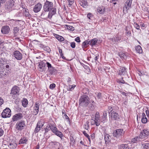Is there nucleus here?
I'll list each match as a JSON object with an SVG mask.
<instances>
[{
	"mask_svg": "<svg viewBox=\"0 0 149 149\" xmlns=\"http://www.w3.org/2000/svg\"><path fill=\"white\" fill-rule=\"evenodd\" d=\"M54 5L52 2L47 0L43 6L44 10L48 11L49 13V19L52 18V16L56 13V8L53 7Z\"/></svg>",
	"mask_w": 149,
	"mask_h": 149,
	"instance_id": "1",
	"label": "nucleus"
},
{
	"mask_svg": "<svg viewBox=\"0 0 149 149\" xmlns=\"http://www.w3.org/2000/svg\"><path fill=\"white\" fill-rule=\"evenodd\" d=\"M45 133H47L49 131L51 130L52 132L56 136L59 137L61 139L63 137V134L61 131L58 130L54 124L49 123L46 127L45 128Z\"/></svg>",
	"mask_w": 149,
	"mask_h": 149,
	"instance_id": "2",
	"label": "nucleus"
},
{
	"mask_svg": "<svg viewBox=\"0 0 149 149\" xmlns=\"http://www.w3.org/2000/svg\"><path fill=\"white\" fill-rule=\"evenodd\" d=\"M125 134V132L123 129H118L114 130L113 133V135L114 137H116L117 140L115 142L116 143L122 141V137Z\"/></svg>",
	"mask_w": 149,
	"mask_h": 149,
	"instance_id": "3",
	"label": "nucleus"
},
{
	"mask_svg": "<svg viewBox=\"0 0 149 149\" xmlns=\"http://www.w3.org/2000/svg\"><path fill=\"white\" fill-rule=\"evenodd\" d=\"M20 89L17 86L15 85L11 88L10 94L12 97L17 96L19 95V92Z\"/></svg>",
	"mask_w": 149,
	"mask_h": 149,
	"instance_id": "4",
	"label": "nucleus"
},
{
	"mask_svg": "<svg viewBox=\"0 0 149 149\" xmlns=\"http://www.w3.org/2000/svg\"><path fill=\"white\" fill-rule=\"evenodd\" d=\"M132 1V0H126L123 9V12L125 13H127L128 10H129L132 8L131 5Z\"/></svg>",
	"mask_w": 149,
	"mask_h": 149,
	"instance_id": "5",
	"label": "nucleus"
},
{
	"mask_svg": "<svg viewBox=\"0 0 149 149\" xmlns=\"http://www.w3.org/2000/svg\"><path fill=\"white\" fill-rule=\"evenodd\" d=\"M25 126V122L23 120H21L18 122L15 125V128L19 131L23 130Z\"/></svg>",
	"mask_w": 149,
	"mask_h": 149,
	"instance_id": "6",
	"label": "nucleus"
},
{
	"mask_svg": "<svg viewBox=\"0 0 149 149\" xmlns=\"http://www.w3.org/2000/svg\"><path fill=\"white\" fill-rule=\"evenodd\" d=\"M46 60H45L38 63V70L41 72H45L46 70L45 66Z\"/></svg>",
	"mask_w": 149,
	"mask_h": 149,
	"instance_id": "7",
	"label": "nucleus"
},
{
	"mask_svg": "<svg viewBox=\"0 0 149 149\" xmlns=\"http://www.w3.org/2000/svg\"><path fill=\"white\" fill-rule=\"evenodd\" d=\"M11 111L8 108L5 109L1 113L2 117L3 118L10 117L11 116Z\"/></svg>",
	"mask_w": 149,
	"mask_h": 149,
	"instance_id": "8",
	"label": "nucleus"
},
{
	"mask_svg": "<svg viewBox=\"0 0 149 149\" xmlns=\"http://www.w3.org/2000/svg\"><path fill=\"white\" fill-rule=\"evenodd\" d=\"M140 134L141 138L144 139L146 137L149 136V129H144Z\"/></svg>",
	"mask_w": 149,
	"mask_h": 149,
	"instance_id": "9",
	"label": "nucleus"
},
{
	"mask_svg": "<svg viewBox=\"0 0 149 149\" xmlns=\"http://www.w3.org/2000/svg\"><path fill=\"white\" fill-rule=\"evenodd\" d=\"M13 56L17 60H21L22 58V54L17 50L13 52Z\"/></svg>",
	"mask_w": 149,
	"mask_h": 149,
	"instance_id": "10",
	"label": "nucleus"
},
{
	"mask_svg": "<svg viewBox=\"0 0 149 149\" xmlns=\"http://www.w3.org/2000/svg\"><path fill=\"white\" fill-rule=\"evenodd\" d=\"M23 117V116L22 113H19L16 114L13 116L12 118V120L13 122L17 121L21 119Z\"/></svg>",
	"mask_w": 149,
	"mask_h": 149,
	"instance_id": "11",
	"label": "nucleus"
},
{
	"mask_svg": "<svg viewBox=\"0 0 149 149\" xmlns=\"http://www.w3.org/2000/svg\"><path fill=\"white\" fill-rule=\"evenodd\" d=\"M127 69L125 67H121L118 72V74L120 76L125 75L127 73Z\"/></svg>",
	"mask_w": 149,
	"mask_h": 149,
	"instance_id": "12",
	"label": "nucleus"
},
{
	"mask_svg": "<svg viewBox=\"0 0 149 149\" xmlns=\"http://www.w3.org/2000/svg\"><path fill=\"white\" fill-rule=\"evenodd\" d=\"M42 7V5L41 3H38L36 4L33 8V11L36 13L39 12Z\"/></svg>",
	"mask_w": 149,
	"mask_h": 149,
	"instance_id": "13",
	"label": "nucleus"
},
{
	"mask_svg": "<svg viewBox=\"0 0 149 149\" xmlns=\"http://www.w3.org/2000/svg\"><path fill=\"white\" fill-rule=\"evenodd\" d=\"M19 22H23V21L19 20H14L12 19L10 21V24L12 26H18L19 24Z\"/></svg>",
	"mask_w": 149,
	"mask_h": 149,
	"instance_id": "14",
	"label": "nucleus"
},
{
	"mask_svg": "<svg viewBox=\"0 0 149 149\" xmlns=\"http://www.w3.org/2000/svg\"><path fill=\"white\" fill-rule=\"evenodd\" d=\"M89 98L86 95L81 96L79 99V102H89Z\"/></svg>",
	"mask_w": 149,
	"mask_h": 149,
	"instance_id": "15",
	"label": "nucleus"
},
{
	"mask_svg": "<svg viewBox=\"0 0 149 149\" xmlns=\"http://www.w3.org/2000/svg\"><path fill=\"white\" fill-rule=\"evenodd\" d=\"M13 6L14 4L12 2H10L8 3L6 5V8L7 11L10 12V11H11Z\"/></svg>",
	"mask_w": 149,
	"mask_h": 149,
	"instance_id": "16",
	"label": "nucleus"
},
{
	"mask_svg": "<svg viewBox=\"0 0 149 149\" xmlns=\"http://www.w3.org/2000/svg\"><path fill=\"white\" fill-rule=\"evenodd\" d=\"M10 30V28L8 26H3L1 29V32L4 34L8 33Z\"/></svg>",
	"mask_w": 149,
	"mask_h": 149,
	"instance_id": "17",
	"label": "nucleus"
},
{
	"mask_svg": "<svg viewBox=\"0 0 149 149\" xmlns=\"http://www.w3.org/2000/svg\"><path fill=\"white\" fill-rule=\"evenodd\" d=\"M47 12H49L48 11H46L45 10H43L40 16L42 18L45 19H46L48 18L49 19V14L47 15Z\"/></svg>",
	"mask_w": 149,
	"mask_h": 149,
	"instance_id": "18",
	"label": "nucleus"
},
{
	"mask_svg": "<svg viewBox=\"0 0 149 149\" xmlns=\"http://www.w3.org/2000/svg\"><path fill=\"white\" fill-rule=\"evenodd\" d=\"M79 3L80 5L84 8H86L88 6L86 0H80Z\"/></svg>",
	"mask_w": 149,
	"mask_h": 149,
	"instance_id": "19",
	"label": "nucleus"
},
{
	"mask_svg": "<svg viewBox=\"0 0 149 149\" xmlns=\"http://www.w3.org/2000/svg\"><path fill=\"white\" fill-rule=\"evenodd\" d=\"M111 117L112 119L117 120L119 118V116L118 113L113 111L111 112Z\"/></svg>",
	"mask_w": 149,
	"mask_h": 149,
	"instance_id": "20",
	"label": "nucleus"
},
{
	"mask_svg": "<svg viewBox=\"0 0 149 149\" xmlns=\"http://www.w3.org/2000/svg\"><path fill=\"white\" fill-rule=\"evenodd\" d=\"M104 135L105 142L107 143H108L110 141L111 136L109 134L105 133L104 134Z\"/></svg>",
	"mask_w": 149,
	"mask_h": 149,
	"instance_id": "21",
	"label": "nucleus"
},
{
	"mask_svg": "<svg viewBox=\"0 0 149 149\" xmlns=\"http://www.w3.org/2000/svg\"><path fill=\"white\" fill-rule=\"evenodd\" d=\"M53 35L56 38L60 41L62 42L64 41V38L63 37L55 33H54Z\"/></svg>",
	"mask_w": 149,
	"mask_h": 149,
	"instance_id": "22",
	"label": "nucleus"
},
{
	"mask_svg": "<svg viewBox=\"0 0 149 149\" xmlns=\"http://www.w3.org/2000/svg\"><path fill=\"white\" fill-rule=\"evenodd\" d=\"M28 140L24 136L20 139L19 141V144L26 143Z\"/></svg>",
	"mask_w": 149,
	"mask_h": 149,
	"instance_id": "23",
	"label": "nucleus"
},
{
	"mask_svg": "<svg viewBox=\"0 0 149 149\" xmlns=\"http://www.w3.org/2000/svg\"><path fill=\"white\" fill-rule=\"evenodd\" d=\"M119 149H129V146L128 144H121L119 146Z\"/></svg>",
	"mask_w": 149,
	"mask_h": 149,
	"instance_id": "24",
	"label": "nucleus"
},
{
	"mask_svg": "<svg viewBox=\"0 0 149 149\" xmlns=\"http://www.w3.org/2000/svg\"><path fill=\"white\" fill-rule=\"evenodd\" d=\"M89 45L93 46L96 44L97 41V38H95L89 40Z\"/></svg>",
	"mask_w": 149,
	"mask_h": 149,
	"instance_id": "25",
	"label": "nucleus"
},
{
	"mask_svg": "<svg viewBox=\"0 0 149 149\" xmlns=\"http://www.w3.org/2000/svg\"><path fill=\"white\" fill-rule=\"evenodd\" d=\"M24 16V14L22 10L19 11L15 15V17H22Z\"/></svg>",
	"mask_w": 149,
	"mask_h": 149,
	"instance_id": "26",
	"label": "nucleus"
},
{
	"mask_svg": "<svg viewBox=\"0 0 149 149\" xmlns=\"http://www.w3.org/2000/svg\"><path fill=\"white\" fill-rule=\"evenodd\" d=\"M17 144L14 142L10 143L8 145V147L10 149H14L16 148Z\"/></svg>",
	"mask_w": 149,
	"mask_h": 149,
	"instance_id": "27",
	"label": "nucleus"
},
{
	"mask_svg": "<svg viewBox=\"0 0 149 149\" xmlns=\"http://www.w3.org/2000/svg\"><path fill=\"white\" fill-rule=\"evenodd\" d=\"M24 13L25 17L30 18L31 17V15L29 13L28 9L24 8Z\"/></svg>",
	"mask_w": 149,
	"mask_h": 149,
	"instance_id": "28",
	"label": "nucleus"
},
{
	"mask_svg": "<svg viewBox=\"0 0 149 149\" xmlns=\"http://www.w3.org/2000/svg\"><path fill=\"white\" fill-rule=\"evenodd\" d=\"M119 56L122 59H125L127 57V54L126 53H124L122 52H120L119 53Z\"/></svg>",
	"mask_w": 149,
	"mask_h": 149,
	"instance_id": "29",
	"label": "nucleus"
},
{
	"mask_svg": "<svg viewBox=\"0 0 149 149\" xmlns=\"http://www.w3.org/2000/svg\"><path fill=\"white\" fill-rule=\"evenodd\" d=\"M56 70L55 68L52 66H51V68L47 69V71L51 74H52Z\"/></svg>",
	"mask_w": 149,
	"mask_h": 149,
	"instance_id": "30",
	"label": "nucleus"
},
{
	"mask_svg": "<svg viewBox=\"0 0 149 149\" xmlns=\"http://www.w3.org/2000/svg\"><path fill=\"white\" fill-rule=\"evenodd\" d=\"M135 50L136 52L139 53H141L143 51L142 48L141 46L139 45H138L135 47Z\"/></svg>",
	"mask_w": 149,
	"mask_h": 149,
	"instance_id": "31",
	"label": "nucleus"
},
{
	"mask_svg": "<svg viewBox=\"0 0 149 149\" xmlns=\"http://www.w3.org/2000/svg\"><path fill=\"white\" fill-rule=\"evenodd\" d=\"M107 110H104V112H103V117H104V118L103 119V120H101V122L103 123H104V120H105L106 118H107Z\"/></svg>",
	"mask_w": 149,
	"mask_h": 149,
	"instance_id": "32",
	"label": "nucleus"
},
{
	"mask_svg": "<svg viewBox=\"0 0 149 149\" xmlns=\"http://www.w3.org/2000/svg\"><path fill=\"white\" fill-rule=\"evenodd\" d=\"M44 123L45 122L43 120L41 119L39 120L37 124V125H38L40 127H41L42 128V127L43 126Z\"/></svg>",
	"mask_w": 149,
	"mask_h": 149,
	"instance_id": "33",
	"label": "nucleus"
},
{
	"mask_svg": "<svg viewBox=\"0 0 149 149\" xmlns=\"http://www.w3.org/2000/svg\"><path fill=\"white\" fill-rule=\"evenodd\" d=\"M19 31V29L18 27H15L14 28L13 30V31L14 33V34L15 36H16L18 33Z\"/></svg>",
	"mask_w": 149,
	"mask_h": 149,
	"instance_id": "34",
	"label": "nucleus"
},
{
	"mask_svg": "<svg viewBox=\"0 0 149 149\" xmlns=\"http://www.w3.org/2000/svg\"><path fill=\"white\" fill-rule=\"evenodd\" d=\"M3 69V70H6L7 71H8L10 69L9 65H7L6 62L3 66L1 70H2Z\"/></svg>",
	"mask_w": 149,
	"mask_h": 149,
	"instance_id": "35",
	"label": "nucleus"
},
{
	"mask_svg": "<svg viewBox=\"0 0 149 149\" xmlns=\"http://www.w3.org/2000/svg\"><path fill=\"white\" fill-rule=\"evenodd\" d=\"M88 44L89 45V40H86L83 43L82 45V47L83 48L86 47V46Z\"/></svg>",
	"mask_w": 149,
	"mask_h": 149,
	"instance_id": "36",
	"label": "nucleus"
},
{
	"mask_svg": "<svg viewBox=\"0 0 149 149\" xmlns=\"http://www.w3.org/2000/svg\"><path fill=\"white\" fill-rule=\"evenodd\" d=\"M68 86V87L67 88V90L68 91H72V90H73L75 87L76 85L74 84H73L72 85H69Z\"/></svg>",
	"mask_w": 149,
	"mask_h": 149,
	"instance_id": "37",
	"label": "nucleus"
},
{
	"mask_svg": "<svg viewBox=\"0 0 149 149\" xmlns=\"http://www.w3.org/2000/svg\"><path fill=\"white\" fill-rule=\"evenodd\" d=\"M4 63H5V61L3 59L0 58V70L2 69Z\"/></svg>",
	"mask_w": 149,
	"mask_h": 149,
	"instance_id": "38",
	"label": "nucleus"
},
{
	"mask_svg": "<svg viewBox=\"0 0 149 149\" xmlns=\"http://www.w3.org/2000/svg\"><path fill=\"white\" fill-rule=\"evenodd\" d=\"M41 128L40 127L36 125V126L34 130V132L36 133H38L40 131Z\"/></svg>",
	"mask_w": 149,
	"mask_h": 149,
	"instance_id": "39",
	"label": "nucleus"
},
{
	"mask_svg": "<svg viewBox=\"0 0 149 149\" xmlns=\"http://www.w3.org/2000/svg\"><path fill=\"white\" fill-rule=\"evenodd\" d=\"M143 149H149V143H147L142 144Z\"/></svg>",
	"mask_w": 149,
	"mask_h": 149,
	"instance_id": "40",
	"label": "nucleus"
},
{
	"mask_svg": "<svg viewBox=\"0 0 149 149\" xmlns=\"http://www.w3.org/2000/svg\"><path fill=\"white\" fill-rule=\"evenodd\" d=\"M94 120H98L100 119V116L99 113L98 112H97L95 114V116Z\"/></svg>",
	"mask_w": 149,
	"mask_h": 149,
	"instance_id": "41",
	"label": "nucleus"
},
{
	"mask_svg": "<svg viewBox=\"0 0 149 149\" xmlns=\"http://www.w3.org/2000/svg\"><path fill=\"white\" fill-rule=\"evenodd\" d=\"M51 143H52L54 145V146H53L52 148V149H60L59 147H56L55 146L56 145H57V144L58 143L57 142H51Z\"/></svg>",
	"mask_w": 149,
	"mask_h": 149,
	"instance_id": "42",
	"label": "nucleus"
},
{
	"mask_svg": "<svg viewBox=\"0 0 149 149\" xmlns=\"http://www.w3.org/2000/svg\"><path fill=\"white\" fill-rule=\"evenodd\" d=\"M89 122L87 121L84 125V128L86 130H88L89 128Z\"/></svg>",
	"mask_w": 149,
	"mask_h": 149,
	"instance_id": "43",
	"label": "nucleus"
},
{
	"mask_svg": "<svg viewBox=\"0 0 149 149\" xmlns=\"http://www.w3.org/2000/svg\"><path fill=\"white\" fill-rule=\"evenodd\" d=\"M43 49L47 51L48 53H49L51 51L50 48L48 46H45Z\"/></svg>",
	"mask_w": 149,
	"mask_h": 149,
	"instance_id": "44",
	"label": "nucleus"
},
{
	"mask_svg": "<svg viewBox=\"0 0 149 149\" xmlns=\"http://www.w3.org/2000/svg\"><path fill=\"white\" fill-rule=\"evenodd\" d=\"M96 126H99L100 123V120H94Z\"/></svg>",
	"mask_w": 149,
	"mask_h": 149,
	"instance_id": "45",
	"label": "nucleus"
},
{
	"mask_svg": "<svg viewBox=\"0 0 149 149\" xmlns=\"http://www.w3.org/2000/svg\"><path fill=\"white\" fill-rule=\"evenodd\" d=\"M97 11L100 14H102L104 12V10L101 8L99 7L97 9Z\"/></svg>",
	"mask_w": 149,
	"mask_h": 149,
	"instance_id": "46",
	"label": "nucleus"
},
{
	"mask_svg": "<svg viewBox=\"0 0 149 149\" xmlns=\"http://www.w3.org/2000/svg\"><path fill=\"white\" fill-rule=\"evenodd\" d=\"M136 137L137 139V141H138V142L142 141L143 140V139L141 137L140 134L139 136H136Z\"/></svg>",
	"mask_w": 149,
	"mask_h": 149,
	"instance_id": "47",
	"label": "nucleus"
},
{
	"mask_svg": "<svg viewBox=\"0 0 149 149\" xmlns=\"http://www.w3.org/2000/svg\"><path fill=\"white\" fill-rule=\"evenodd\" d=\"M69 2L68 5L69 7H70L74 3V0H67Z\"/></svg>",
	"mask_w": 149,
	"mask_h": 149,
	"instance_id": "48",
	"label": "nucleus"
},
{
	"mask_svg": "<svg viewBox=\"0 0 149 149\" xmlns=\"http://www.w3.org/2000/svg\"><path fill=\"white\" fill-rule=\"evenodd\" d=\"M46 65L47 66V67L48 69L49 68H51V66H52V65L50 63H49L48 62H47L46 61V62H45V65Z\"/></svg>",
	"mask_w": 149,
	"mask_h": 149,
	"instance_id": "49",
	"label": "nucleus"
},
{
	"mask_svg": "<svg viewBox=\"0 0 149 149\" xmlns=\"http://www.w3.org/2000/svg\"><path fill=\"white\" fill-rule=\"evenodd\" d=\"M67 83L68 84V86L70 85V84H72V81L71 78L68 77L67 79Z\"/></svg>",
	"mask_w": 149,
	"mask_h": 149,
	"instance_id": "50",
	"label": "nucleus"
},
{
	"mask_svg": "<svg viewBox=\"0 0 149 149\" xmlns=\"http://www.w3.org/2000/svg\"><path fill=\"white\" fill-rule=\"evenodd\" d=\"M125 30H126V33L127 34V36H131V31H128L127 30V29H125Z\"/></svg>",
	"mask_w": 149,
	"mask_h": 149,
	"instance_id": "51",
	"label": "nucleus"
},
{
	"mask_svg": "<svg viewBox=\"0 0 149 149\" xmlns=\"http://www.w3.org/2000/svg\"><path fill=\"white\" fill-rule=\"evenodd\" d=\"M88 18L89 19H91V18L93 17V15L91 13H89L87 16Z\"/></svg>",
	"mask_w": 149,
	"mask_h": 149,
	"instance_id": "52",
	"label": "nucleus"
},
{
	"mask_svg": "<svg viewBox=\"0 0 149 149\" xmlns=\"http://www.w3.org/2000/svg\"><path fill=\"white\" fill-rule=\"evenodd\" d=\"M134 27L137 30H139L140 29V26L139 24L136 23L134 22Z\"/></svg>",
	"mask_w": 149,
	"mask_h": 149,
	"instance_id": "53",
	"label": "nucleus"
},
{
	"mask_svg": "<svg viewBox=\"0 0 149 149\" xmlns=\"http://www.w3.org/2000/svg\"><path fill=\"white\" fill-rule=\"evenodd\" d=\"M147 121V119L146 118H142L141 122L143 123H146Z\"/></svg>",
	"mask_w": 149,
	"mask_h": 149,
	"instance_id": "54",
	"label": "nucleus"
},
{
	"mask_svg": "<svg viewBox=\"0 0 149 149\" xmlns=\"http://www.w3.org/2000/svg\"><path fill=\"white\" fill-rule=\"evenodd\" d=\"M39 103H36V104L34 107V109L35 110H39Z\"/></svg>",
	"mask_w": 149,
	"mask_h": 149,
	"instance_id": "55",
	"label": "nucleus"
},
{
	"mask_svg": "<svg viewBox=\"0 0 149 149\" xmlns=\"http://www.w3.org/2000/svg\"><path fill=\"white\" fill-rule=\"evenodd\" d=\"M67 29L72 31L74 30V28L71 26H68Z\"/></svg>",
	"mask_w": 149,
	"mask_h": 149,
	"instance_id": "56",
	"label": "nucleus"
},
{
	"mask_svg": "<svg viewBox=\"0 0 149 149\" xmlns=\"http://www.w3.org/2000/svg\"><path fill=\"white\" fill-rule=\"evenodd\" d=\"M55 84L54 83L51 84L49 86V88L52 89H53L55 87Z\"/></svg>",
	"mask_w": 149,
	"mask_h": 149,
	"instance_id": "57",
	"label": "nucleus"
},
{
	"mask_svg": "<svg viewBox=\"0 0 149 149\" xmlns=\"http://www.w3.org/2000/svg\"><path fill=\"white\" fill-rule=\"evenodd\" d=\"M82 66H83L84 68L86 69L87 70H89V71L90 70V69L89 67L87 66V65H85V64H82Z\"/></svg>",
	"mask_w": 149,
	"mask_h": 149,
	"instance_id": "58",
	"label": "nucleus"
},
{
	"mask_svg": "<svg viewBox=\"0 0 149 149\" xmlns=\"http://www.w3.org/2000/svg\"><path fill=\"white\" fill-rule=\"evenodd\" d=\"M131 141H132V142H133V143H136V142H138V141H137V139H136V136L134 138L132 139Z\"/></svg>",
	"mask_w": 149,
	"mask_h": 149,
	"instance_id": "59",
	"label": "nucleus"
},
{
	"mask_svg": "<svg viewBox=\"0 0 149 149\" xmlns=\"http://www.w3.org/2000/svg\"><path fill=\"white\" fill-rule=\"evenodd\" d=\"M70 46L72 48H74L75 47V43L74 42H71L70 43Z\"/></svg>",
	"mask_w": 149,
	"mask_h": 149,
	"instance_id": "60",
	"label": "nucleus"
},
{
	"mask_svg": "<svg viewBox=\"0 0 149 149\" xmlns=\"http://www.w3.org/2000/svg\"><path fill=\"white\" fill-rule=\"evenodd\" d=\"M83 133L84 135L86 136L87 138H88L90 136L88 135L86 132L85 131H84L83 132Z\"/></svg>",
	"mask_w": 149,
	"mask_h": 149,
	"instance_id": "61",
	"label": "nucleus"
},
{
	"mask_svg": "<svg viewBox=\"0 0 149 149\" xmlns=\"http://www.w3.org/2000/svg\"><path fill=\"white\" fill-rule=\"evenodd\" d=\"M75 141L74 140L73 137H72L71 139H70V144H73L75 143Z\"/></svg>",
	"mask_w": 149,
	"mask_h": 149,
	"instance_id": "62",
	"label": "nucleus"
},
{
	"mask_svg": "<svg viewBox=\"0 0 149 149\" xmlns=\"http://www.w3.org/2000/svg\"><path fill=\"white\" fill-rule=\"evenodd\" d=\"M75 41L77 42H80V38L79 37H77L75 39Z\"/></svg>",
	"mask_w": 149,
	"mask_h": 149,
	"instance_id": "63",
	"label": "nucleus"
},
{
	"mask_svg": "<svg viewBox=\"0 0 149 149\" xmlns=\"http://www.w3.org/2000/svg\"><path fill=\"white\" fill-rule=\"evenodd\" d=\"M101 93H99L97 94V96H96V97L97 98L99 99L101 98Z\"/></svg>",
	"mask_w": 149,
	"mask_h": 149,
	"instance_id": "64",
	"label": "nucleus"
}]
</instances>
